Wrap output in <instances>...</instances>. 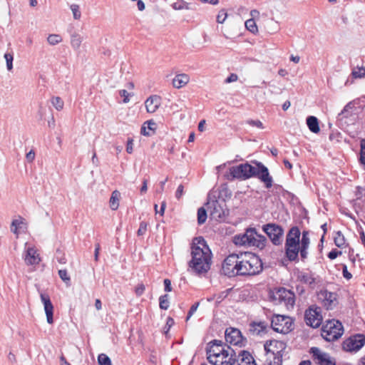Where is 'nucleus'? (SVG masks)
Here are the masks:
<instances>
[{
  "instance_id": "nucleus-1",
  "label": "nucleus",
  "mask_w": 365,
  "mask_h": 365,
  "mask_svg": "<svg viewBox=\"0 0 365 365\" xmlns=\"http://www.w3.org/2000/svg\"><path fill=\"white\" fill-rule=\"evenodd\" d=\"M191 260L188 262L190 270L197 275L207 273L212 264V252L202 237L193 238L191 244Z\"/></svg>"
},
{
  "instance_id": "nucleus-2",
  "label": "nucleus",
  "mask_w": 365,
  "mask_h": 365,
  "mask_svg": "<svg viewBox=\"0 0 365 365\" xmlns=\"http://www.w3.org/2000/svg\"><path fill=\"white\" fill-rule=\"evenodd\" d=\"M255 163L256 166L246 163L231 167L230 173L232 179L247 180L255 177L264 182L266 188H270L272 186V178L269 175L268 168L260 162L255 161Z\"/></svg>"
},
{
  "instance_id": "nucleus-3",
  "label": "nucleus",
  "mask_w": 365,
  "mask_h": 365,
  "mask_svg": "<svg viewBox=\"0 0 365 365\" xmlns=\"http://www.w3.org/2000/svg\"><path fill=\"white\" fill-rule=\"evenodd\" d=\"M239 275H255L259 274L263 269L262 260L252 252L239 253Z\"/></svg>"
},
{
  "instance_id": "nucleus-4",
  "label": "nucleus",
  "mask_w": 365,
  "mask_h": 365,
  "mask_svg": "<svg viewBox=\"0 0 365 365\" xmlns=\"http://www.w3.org/2000/svg\"><path fill=\"white\" fill-rule=\"evenodd\" d=\"M267 238L257 232L254 227H249L242 234L237 235L233 238V242L236 245L256 247L262 250L266 246Z\"/></svg>"
},
{
  "instance_id": "nucleus-5",
  "label": "nucleus",
  "mask_w": 365,
  "mask_h": 365,
  "mask_svg": "<svg viewBox=\"0 0 365 365\" xmlns=\"http://www.w3.org/2000/svg\"><path fill=\"white\" fill-rule=\"evenodd\" d=\"M310 240L309 237V231L304 230L302 233L301 243L298 246H284L285 255L287 259L292 261L299 260V253L302 261H304L308 256V248L309 247Z\"/></svg>"
},
{
  "instance_id": "nucleus-6",
  "label": "nucleus",
  "mask_w": 365,
  "mask_h": 365,
  "mask_svg": "<svg viewBox=\"0 0 365 365\" xmlns=\"http://www.w3.org/2000/svg\"><path fill=\"white\" fill-rule=\"evenodd\" d=\"M344 333L342 324L335 319L329 320L322 328V336L327 341L338 339Z\"/></svg>"
},
{
  "instance_id": "nucleus-7",
  "label": "nucleus",
  "mask_w": 365,
  "mask_h": 365,
  "mask_svg": "<svg viewBox=\"0 0 365 365\" xmlns=\"http://www.w3.org/2000/svg\"><path fill=\"white\" fill-rule=\"evenodd\" d=\"M207 208L210 210V215L212 218L221 221L229 214L227 208L226 202L224 199L217 200L215 197L213 198L208 195V201L207 202Z\"/></svg>"
},
{
  "instance_id": "nucleus-8",
  "label": "nucleus",
  "mask_w": 365,
  "mask_h": 365,
  "mask_svg": "<svg viewBox=\"0 0 365 365\" xmlns=\"http://www.w3.org/2000/svg\"><path fill=\"white\" fill-rule=\"evenodd\" d=\"M273 299L284 304L288 309H292L295 304V294L284 287H279L273 293Z\"/></svg>"
},
{
  "instance_id": "nucleus-9",
  "label": "nucleus",
  "mask_w": 365,
  "mask_h": 365,
  "mask_svg": "<svg viewBox=\"0 0 365 365\" xmlns=\"http://www.w3.org/2000/svg\"><path fill=\"white\" fill-rule=\"evenodd\" d=\"M239 254L233 253L228 255L223 261L222 272L229 277L239 275Z\"/></svg>"
},
{
  "instance_id": "nucleus-10",
  "label": "nucleus",
  "mask_w": 365,
  "mask_h": 365,
  "mask_svg": "<svg viewBox=\"0 0 365 365\" xmlns=\"http://www.w3.org/2000/svg\"><path fill=\"white\" fill-rule=\"evenodd\" d=\"M271 326L278 333L287 334L292 330L293 322L289 317L276 315L272 319Z\"/></svg>"
},
{
  "instance_id": "nucleus-11",
  "label": "nucleus",
  "mask_w": 365,
  "mask_h": 365,
  "mask_svg": "<svg viewBox=\"0 0 365 365\" xmlns=\"http://www.w3.org/2000/svg\"><path fill=\"white\" fill-rule=\"evenodd\" d=\"M263 231L267 235L274 245H279L282 242L283 228L274 223H268L262 227Z\"/></svg>"
},
{
  "instance_id": "nucleus-12",
  "label": "nucleus",
  "mask_w": 365,
  "mask_h": 365,
  "mask_svg": "<svg viewBox=\"0 0 365 365\" xmlns=\"http://www.w3.org/2000/svg\"><path fill=\"white\" fill-rule=\"evenodd\" d=\"M237 360L236 351L227 346V349L222 354L217 355L215 359L210 363L212 365H234Z\"/></svg>"
},
{
  "instance_id": "nucleus-13",
  "label": "nucleus",
  "mask_w": 365,
  "mask_h": 365,
  "mask_svg": "<svg viewBox=\"0 0 365 365\" xmlns=\"http://www.w3.org/2000/svg\"><path fill=\"white\" fill-rule=\"evenodd\" d=\"M227 346L221 341L214 339L210 341L206 347L207 359L212 362L217 355L222 354L227 349Z\"/></svg>"
},
{
  "instance_id": "nucleus-14",
  "label": "nucleus",
  "mask_w": 365,
  "mask_h": 365,
  "mask_svg": "<svg viewBox=\"0 0 365 365\" xmlns=\"http://www.w3.org/2000/svg\"><path fill=\"white\" fill-rule=\"evenodd\" d=\"M304 318L308 326L313 328L319 327L322 322L321 308L318 307H309L305 312Z\"/></svg>"
},
{
  "instance_id": "nucleus-15",
  "label": "nucleus",
  "mask_w": 365,
  "mask_h": 365,
  "mask_svg": "<svg viewBox=\"0 0 365 365\" xmlns=\"http://www.w3.org/2000/svg\"><path fill=\"white\" fill-rule=\"evenodd\" d=\"M225 341L231 345L242 346L245 345L246 339L243 338L241 331L236 328H227L225 333Z\"/></svg>"
},
{
  "instance_id": "nucleus-16",
  "label": "nucleus",
  "mask_w": 365,
  "mask_h": 365,
  "mask_svg": "<svg viewBox=\"0 0 365 365\" xmlns=\"http://www.w3.org/2000/svg\"><path fill=\"white\" fill-rule=\"evenodd\" d=\"M365 344V336L362 334H357L345 340L342 347L346 351H357Z\"/></svg>"
},
{
  "instance_id": "nucleus-17",
  "label": "nucleus",
  "mask_w": 365,
  "mask_h": 365,
  "mask_svg": "<svg viewBox=\"0 0 365 365\" xmlns=\"http://www.w3.org/2000/svg\"><path fill=\"white\" fill-rule=\"evenodd\" d=\"M310 353L319 365H336L334 359L331 357L329 354L322 352L317 347H312Z\"/></svg>"
},
{
  "instance_id": "nucleus-18",
  "label": "nucleus",
  "mask_w": 365,
  "mask_h": 365,
  "mask_svg": "<svg viewBox=\"0 0 365 365\" xmlns=\"http://www.w3.org/2000/svg\"><path fill=\"white\" fill-rule=\"evenodd\" d=\"M301 232L298 227H292L288 232L286 236V241L284 246L290 247L298 246L301 243L300 240Z\"/></svg>"
},
{
  "instance_id": "nucleus-19",
  "label": "nucleus",
  "mask_w": 365,
  "mask_h": 365,
  "mask_svg": "<svg viewBox=\"0 0 365 365\" xmlns=\"http://www.w3.org/2000/svg\"><path fill=\"white\" fill-rule=\"evenodd\" d=\"M336 294L334 292L322 290L319 294V297L322 300L327 309H332L336 304Z\"/></svg>"
},
{
  "instance_id": "nucleus-20",
  "label": "nucleus",
  "mask_w": 365,
  "mask_h": 365,
  "mask_svg": "<svg viewBox=\"0 0 365 365\" xmlns=\"http://www.w3.org/2000/svg\"><path fill=\"white\" fill-rule=\"evenodd\" d=\"M40 297L41 302L43 304L46 321L48 324H51L53 323V306L51 302L50 297L47 294L41 293Z\"/></svg>"
},
{
  "instance_id": "nucleus-21",
  "label": "nucleus",
  "mask_w": 365,
  "mask_h": 365,
  "mask_svg": "<svg viewBox=\"0 0 365 365\" xmlns=\"http://www.w3.org/2000/svg\"><path fill=\"white\" fill-rule=\"evenodd\" d=\"M269 346L275 348V349H270L267 348V344L264 345V348L268 352H271L272 354H282L284 356V359H289L288 351H286L287 345L282 341H270Z\"/></svg>"
},
{
  "instance_id": "nucleus-22",
  "label": "nucleus",
  "mask_w": 365,
  "mask_h": 365,
  "mask_svg": "<svg viewBox=\"0 0 365 365\" xmlns=\"http://www.w3.org/2000/svg\"><path fill=\"white\" fill-rule=\"evenodd\" d=\"M24 260L26 264L34 265L38 264L40 262L41 259L36 250L34 247H29L26 251Z\"/></svg>"
},
{
  "instance_id": "nucleus-23",
  "label": "nucleus",
  "mask_w": 365,
  "mask_h": 365,
  "mask_svg": "<svg viewBox=\"0 0 365 365\" xmlns=\"http://www.w3.org/2000/svg\"><path fill=\"white\" fill-rule=\"evenodd\" d=\"M161 104V98L159 96L154 95L150 96L145 101V106L146 108V110L148 113H155L158 108L160 107Z\"/></svg>"
},
{
  "instance_id": "nucleus-24",
  "label": "nucleus",
  "mask_w": 365,
  "mask_h": 365,
  "mask_svg": "<svg viewBox=\"0 0 365 365\" xmlns=\"http://www.w3.org/2000/svg\"><path fill=\"white\" fill-rule=\"evenodd\" d=\"M238 365H257L252 355L247 351L242 350L237 355Z\"/></svg>"
},
{
  "instance_id": "nucleus-25",
  "label": "nucleus",
  "mask_w": 365,
  "mask_h": 365,
  "mask_svg": "<svg viewBox=\"0 0 365 365\" xmlns=\"http://www.w3.org/2000/svg\"><path fill=\"white\" fill-rule=\"evenodd\" d=\"M189 81L190 77L187 74H178L173 80V86L176 88H180L185 86L189 82Z\"/></svg>"
},
{
  "instance_id": "nucleus-26",
  "label": "nucleus",
  "mask_w": 365,
  "mask_h": 365,
  "mask_svg": "<svg viewBox=\"0 0 365 365\" xmlns=\"http://www.w3.org/2000/svg\"><path fill=\"white\" fill-rule=\"evenodd\" d=\"M156 129V123L153 120H150L144 123L140 129V133L145 136L151 135V132L154 133Z\"/></svg>"
},
{
  "instance_id": "nucleus-27",
  "label": "nucleus",
  "mask_w": 365,
  "mask_h": 365,
  "mask_svg": "<svg viewBox=\"0 0 365 365\" xmlns=\"http://www.w3.org/2000/svg\"><path fill=\"white\" fill-rule=\"evenodd\" d=\"M307 125L309 130L314 133H318L320 131L319 120L315 116H308L307 118Z\"/></svg>"
},
{
  "instance_id": "nucleus-28",
  "label": "nucleus",
  "mask_w": 365,
  "mask_h": 365,
  "mask_svg": "<svg viewBox=\"0 0 365 365\" xmlns=\"http://www.w3.org/2000/svg\"><path fill=\"white\" fill-rule=\"evenodd\" d=\"M250 331L257 335L264 332L267 327V324L264 322H252L250 324Z\"/></svg>"
},
{
  "instance_id": "nucleus-29",
  "label": "nucleus",
  "mask_w": 365,
  "mask_h": 365,
  "mask_svg": "<svg viewBox=\"0 0 365 365\" xmlns=\"http://www.w3.org/2000/svg\"><path fill=\"white\" fill-rule=\"evenodd\" d=\"M297 279L298 281H300L304 284H308L309 285L314 284L315 283V279L312 277V275L303 272H299L297 273Z\"/></svg>"
},
{
  "instance_id": "nucleus-30",
  "label": "nucleus",
  "mask_w": 365,
  "mask_h": 365,
  "mask_svg": "<svg viewBox=\"0 0 365 365\" xmlns=\"http://www.w3.org/2000/svg\"><path fill=\"white\" fill-rule=\"evenodd\" d=\"M120 197V193L118 190H114L110 198V207L111 210H116L119 207V200Z\"/></svg>"
},
{
  "instance_id": "nucleus-31",
  "label": "nucleus",
  "mask_w": 365,
  "mask_h": 365,
  "mask_svg": "<svg viewBox=\"0 0 365 365\" xmlns=\"http://www.w3.org/2000/svg\"><path fill=\"white\" fill-rule=\"evenodd\" d=\"M25 225L24 219L19 217L18 219L14 220L11 225V231L16 235H19V230L22 228V226Z\"/></svg>"
},
{
  "instance_id": "nucleus-32",
  "label": "nucleus",
  "mask_w": 365,
  "mask_h": 365,
  "mask_svg": "<svg viewBox=\"0 0 365 365\" xmlns=\"http://www.w3.org/2000/svg\"><path fill=\"white\" fill-rule=\"evenodd\" d=\"M83 38L78 34L71 35V44L73 49L77 50L80 48Z\"/></svg>"
},
{
  "instance_id": "nucleus-33",
  "label": "nucleus",
  "mask_w": 365,
  "mask_h": 365,
  "mask_svg": "<svg viewBox=\"0 0 365 365\" xmlns=\"http://www.w3.org/2000/svg\"><path fill=\"white\" fill-rule=\"evenodd\" d=\"M334 244L338 247H342L345 245V238L341 231H337L334 237Z\"/></svg>"
},
{
  "instance_id": "nucleus-34",
  "label": "nucleus",
  "mask_w": 365,
  "mask_h": 365,
  "mask_svg": "<svg viewBox=\"0 0 365 365\" xmlns=\"http://www.w3.org/2000/svg\"><path fill=\"white\" fill-rule=\"evenodd\" d=\"M351 76L354 78H362L365 77V67H359L354 68L351 72Z\"/></svg>"
},
{
  "instance_id": "nucleus-35",
  "label": "nucleus",
  "mask_w": 365,
  "mask_h": 365,
  "mask_svg": "<svg viewBox=\"0 0 365 365\" xmlns=\"http://www.w3.org/2000/svg\"><path fill=\"white\" fill-rule=\"evenodd\" d=\"M207 212L206 210L201 207L197 210V222L199 225H202L207 220Z\"/></svg>"
},
{
  "instance_id": "nucleus-36",
  "label": "nucleus",
  "mask_w": 365,
  "mask_h": 365,
  "mask_svg": "<svg viewBox=\"0 0 365 365\" xmlns=\"http://www.w3.org/2000/svg\"><path fill=\"white\" fill-rule=\"evenodd\" d=\"M51 103L57 110H61L63 108V101L58 96H54L51 98Z\"/></svg>"
},
{
  "instance_id": "nucleus-37",
  "label": "nucleus",
  "mask_w": 365,
  "mask_h": 365,
  "mask_svg": "<svg viewBox=\"0 0 365 365\" xmlns=\"http://www.w3.org/2000/svg\"><path fill=\"white\" fill-rule=\"evenodd\" d=\"M168 298H169V296L167 294L160 297L159 305H160V308L161 309L167 310L168 309V307H169Z\"/></svg>"
},
{
  "instance_id": "nucleus-38",
  "label": "nucleus",
  "mask_w": 365,
  "mask_h": 365,
  "mask_svg": "<svg viewBox=\"0 0 365 365\" xmlns=\"http://www.w3.org/2000/svg\"><path fill=\"white\" fill-rule=\"evenodd\" d=\"M62 37L58 34H50L47 41L50 45L54 46L62 41Z\"/></svg>"
},
{
  "instance_id": "nucleus-39",
  "label": "nucleus",
  "mask_w": 365,
  "mask_h": 365,
  "mask_svg": "<svg viewBox=\"0 0 365 365\" xmlns=\"http://www.w3.org/2000/svg\"><path fill=\"white\" fill-rule=\"evenodd\" d=\"M231 290L232 289H227L217 294H215V298L216 300V303L220 304V302H222L229 295Z\"/></svg>"
},
{
  "instance_id": "nucleus-40",
  "label": "nucleus",
  "mask_w": 365,
  "mask_h": 365,
  "mask_svg": "<svg viewBox=\"0 0 365 365\" xmlns=\"http://www.w3.org/2000/svg\"><path fill=\"white\" fill-rule=\"evenodd\" d=\"M245 26L250 32L255 34L257 31L256 23L253 19H248L245 21Z\"/></svg>"
},
{
  "instance_id": "nucleus-41",
  "label": "nucleus",
  "mask_w": 365,
  "mask_h": 365,
  "mask_svg": "<svg viewBox=\"0 0 365 365\" xmlns=\"http://www.w3.org/2000/svg\"><path fill=\"white\" fill-rule=\"evenodd\" d=\"M4 58L6 62V68L8 71H11L13 69V61H14V56L11 53H6L4 54Z\"/></svg>"
},
{
  "instance_id": "nucleus-42",
  "label": "nucleus",
  "mask_w": 365,
  "mask_h": 365,
  "mask_svg": "<svg viewBox=\"0 0 365 365\" xmlns=\"http://www.w3.org/2000/svg\"><path fill=\"white\" fill-rule=\"evenodd\" d=\"M98 361L100 365H111V361L110 358L105 354H99Z\"/></svg>"
},
{
  "instance_id": "nucleus-43",
  "label": "nucleus",
  "mask_w": 365,
  "mask_h": 365,
  "mask_svg": "<svg viewBox=\"0 0 365 365\" xmlns=\"http://www.w3.org/2000/svg\"><path fill=\"white\" fill-rule=\"evenodd\" d=\"M273 359L270 361L269 365H282V361L286 360L284 356L282 354H272Z\"/></svg>"
},
{
  "instance_id": "nucleus-44",
  "label": "nucleus",
  "mask_w": 365,
  "mask_h": 365,
  "mask_svg": "<svg viewBox=\"0 0 365 365\" xmlns=\"http://www.w3.org/2000/svg\"><path fill=\"white\" fill-rule=\"evenodd\" d=\"M59 277L67 284L71 282V278L68 274L66 269H60L58 271Z\"/></svg>"
},
{
  "instance_id": "nucleus-45",
  "label": "nucleus",
  "mask_w": 365,
  "mask_h": 365,
  "mask_svg": "<svg viewBox=\"0 0 365 365\" xmlns=\"http://www.w3.org/2000/svg\"><path fill=\"white\" fill-rule=\"evenodd\" d=\"M71 9L72 11L73 18L75 19H79L81 16V13L79 10V6L77 4H72L71 5Z\"/></svg>"
},
{
  "instance_id": "nucleus-46",
  "label": "nucleus",
  "mask_w": 365,
  "mask_h": 365,
  "mask_svg": "<svg viewBox=\"0 0 365 365\" xmlns=\"http://www.w3.org/2000/svg\"><path fill=\"white\" fill-rule=\"evenodd\" d=\"M360 162L365 165V139L361 140Z\"/></svg>"
},
{
  "instance_id": "nucleus-47",
  "label": "nucleus",
  "mask_w": 365,
  "mask_h": 365,
  "mask_svg": "<svg viewBox=\"0 0 365 365\" xmlns=\"http://www.w3.org/2000/svg\"><path fill=\"white\" fill-rule=\"evenodd\" d=\"M227 17V14L225 9H222L219 11L217 16V21L219 24H222Z\"/></svg>"
},
{
  "instance_id": "nucleus-48",
  "label": "nucleus",
  "mask_w": 365,
  "mask_h": 365,
  "mask_svg": "<svg viewBox=\"0 0 365 365\" xmlns=\"http://www.w3.org/2000/svg\"><path fill=\"white\" fill-rule=\"evenodd\" d=\"M147 227H148V223L147 222H141L140 223V226H139V228H138V232H137L138 235V236H142V235H145L146 231H147Z\"/></svg>"
},
{
  "instance_id": "nucleus-49",
  "label": "nucleus",
  "mask_w": 365,
  "mask_h": 365,
  "mask_svg": "<svg viewBox=\"0 0 365 365\" xmlns=\"http://www.w3.org/2000/svg\"><path fill=\"white\" fill-rule=\"evenodd\" d=\"M199 304H200L199 302H196L191 306V307L187 313V316L186 317V321H188L190 319V318L192 316V314L196 312Z\"/></svg>"
},
{
  "instance_id": "nucleus-50",
  "label": "nucleus",
  "mask_w": 365,
  "mask_h": 365,
  "mask_svg": "<svg viewBox=\"0 0 365 365\" xmlns=\"http://www.w3.org/2000/svg\"><path fill=\"white\" fill-rule=\"evenodd\" d=\"M341 251H338L336 249H333L331 252H329L328 254V257L330 259H336L339 255H341Z\"/></svg>"
},
{
  "instance_id": "nucleus-51",
  "label": "nucleus",
  "mask_w": 365,
  "mask_h": 365,
  "mask_svg": "<svg viewBox=\"0 0 365 365\" xmlns=\"http://www.w3.org/2000/svg\"><path fill=\"white\" fill-rule=\"evenodd\" d=\"M351 108V103H348L345 106L344 109L341 110V112L339 113V115H342L345 118H347L350 115L349 110Z\"/></svg>"
},
{
  "instance_id": "nucleus-52",
  "label": "nucleus",
  "mask_w": 365,
  "mask_h": 365,
  "mask_svg": "<svg viewBox=\"0 0 365 365\" xmlns=\"http://www.w3.org/2000/svg\"><path fill=\"white\" fill-rule=\"evenodd\" d=\"M342 274L343 277L348 280L352 277V274L348 271L347 266L346 264L342 265Z\"/></svg>"
},
{
  "instance_id": "nucleus-53",
  "label": "nucleus",
  "mask_w": 365,
  "mask_h": 365,
  "mask_svg": "<svg viewBox=\"0 0 365 365\" xmlns=\"http://www.w3.org/2000/svg\"><path fill=\"white\" fill-rule=\"evenodd\" d=\"M247 123L252 126H256L259 128H263L262 123L259 120H248Z\"/></svg>"
},
{
  "instance_id": "nucleus-54",
  "label": "nucleus",
  "mask_w": 365,
  "mask_h": 365,
  "mask_svg": "<svg viewBox=\"0 0 365 365\" xmlns=\"http://www.w3.org/2000/svg\"><path fill=\"white\" fill-rule=\"evenodd\" d=\"M145 286L143 284H139L135 289V292L137 296H141L145 291Z\"/></svg>"
},
{
  "instance_id": "nucleus-55",
  "label": "nucleus",
  "mask_w": 365,
  "mask_h": 365,
  "mask_svg": "<svg viewBox=\"0 0 365 365\" xmlns=\"http://www.w3.org/2000/svg\"><path fill=\"white\" fill-rule=\"evenodd\" d=\"M126 151L128 153H132L133 151V140L129 138L127 142Z\"/></svg>"
},
{
  "instance_id": "nucleus-56",
  "label": "nucleus",
  "mask_w": 365,
  "mask_h": 365,
  "mask_svg": "<svg viewBox=\"0 0 365 365\" xmlns=\"http://www.w3.org/2000/svg\"><path fill=\"white\" fill-rule=\"evenodd\" d=\"M238 79V76L237 74L235 73H231L226 79H225V83H232V82H235V81H237Z\"/></svg>"
},
{
  "instance_id": "nucleus-57",
  "label": "nucleus",
  "mask_w": 365,
  "mask_h": 365,
  "mask_svg": "<svg viewBox=\"0 0 365 365\" xmlns=\"http://www.w3.org/2000/svg\"><path fill=\"white\" fill-rule=\"evenodd\" d=\"M183 192H184V187L182 185H180L178 187L177 190L175 192L176 198L180 199L182 197V195H183Z\"/></svg>"
},
{
  "instance_id": "nucleus-58",
  "label": "nucleus",
  "mask_w": 365,
  "mask_h": 365,
  "mask_svg": "<svg viewBox=\"0 0 365 365\" xmlns=\"http://www.w3.org/2000/svg\"><path fill=\"white\" fill-rule=\"evenodd\" d=\"M119 93H120V95L122 97H123V98H124V99H123V102H124V103H128V102H129V98H128V96H129V93H128V91H127L126 90H120V91H119Z\"/></svg>"
},
{
  "instance_id": "nucleus-59",
  "label": "nucleus",
  "mask_w": 365,
  "mask_h": 365,
  "mask_svg": "<svg viewBox=\"0 0 365 365\" xmlns=\"http://www.w3.org/2000/svg\"><path fill=\"white\" fill-rule=\"evenodd\" d=\"M164 286H165V292H171L172 287H171V281L169 279H164Z\"/></svg>"
},
{
  "instance_id": "nucleus-60",
  "label": "nucleus",
  "mask_w": 365,
  "mask_h": 365,
  "mask_svg": "<svg viewBox=\"0 0 365 365\" xmlns=\"http://www.w3.org/2000/svg\"><path fill=\"white\" fill-rule=\"evenodd\" d=\"M174 324V319L172 317H168L165 325V328L167 327V331L165 332L166 333Z\"/></svg>"
},
{
  "instance_id": "nucleus-61",
  "label": "nucleus",
  "mask_w": 365,
  "mask_h": 365,
  "mask_svg": "<svg viewBox=\"0 0 365 365\" xmlns=\"http://www.w3.org/2000/svg\"><path fill=\"white\" fill-rule=\"evenodd\" d=\"M28 162H32L35 158V153L34 150H30L26 155Z\"/></svg>"
},
{
  "instance_id": "nucleus-62",
  "label": "nucleus",
  "mask_w": 365,
  "mask_h": 365,
  "mask_svg": "<svg viewBox=\"0 0 365 365\" xmlns=\"http://www.w3.org/2000/svg\"><path fill=\"white\" fill-rule=\"evenodd\" d=\"M147 185H148V180L144 179V180H143V185H142V187H141V188H140V192H141V193H144V192H147V190H148V186H147Z\"/></svg>"
},
{
  "instance_id": "nucleus-63",
  "label": "nucleus",
  "mask_w": 365,
  "mask_h": 365,
  "mask_svg": "<svg viewBox=\"0 0 365 365\" xmlns=\"http://www.w3.org/2000/svg\"><path fill=\"white\" fill-rule=\"evenodd\" d=\"M100 249H101L100 245H99V243H97L96 245L95 252H94V258H95L96 261L98 260V255H99Z\"/></svg>"
},
{
  "instance_id": "nucleus-64",
  "label": "nucleus",
  "mask_w": 365,
  "mask_h": 365,
  "mask_svg": "<svg viewBox=\"0 0 365 365\" xmlns=\"http://www.w3.org/2000/svg\"><path fill=\"white\" fill-rule=\"evenodd\" d=\"M165 207H166V202L163 201V202H162L161 205H160V209L158 211V213L160 215H164Z\"/></svg>"
}]
</instances>
